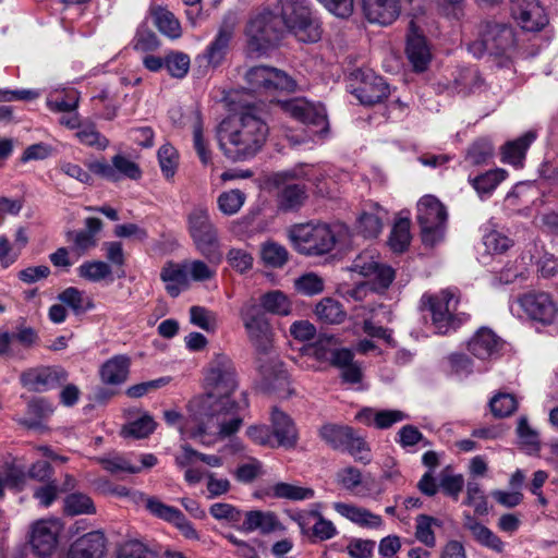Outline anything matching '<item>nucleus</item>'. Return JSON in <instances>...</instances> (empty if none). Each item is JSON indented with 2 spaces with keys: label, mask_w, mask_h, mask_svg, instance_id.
<instances>
[{
  "label": "nucleus",
  "mask_w": 558,
  "mask_h": 558,
  "mask_svg": "<svg viewBox=\"0 0 558 558\" xmlns=\"http://www.w3.org/2000/svg\"><path fill=\"white\" fill-rule=\"evenodd\" d=\"M238 387L235 368L229 356L216 354L209 362L205 375L206 393L202 400V414L206 417L194 429L186 425L185 429L193 437L217 435L226 438L239 430L242 418L238 411L240 405L230 400Z\"/></svg>",
  "instance_id": "obj_1"
},
{
  "label": "nucleus",
  "mask_w": 558,
  "mask_h": 558,
  "mask_svg": "<svg viewBox=\"0 0 558 558\" xmlns=\"http://www.w3.org/2000/svg\"><path fill=\"white\" fill-rule=\"evenodd\" d=\"M281 19L264 11L248 22L246 35L253 51H264L277 44L281 35V24L302 43H316L322 37L318 19L313 14L307 0H279Z\"/></svg>",
  "instance_id": "obj_2"
},
{
  "label": "nucleus",
  "mask_w": 558,
  "mask_h": 558,
  "mask_svg": "<svg viewBox=\"0 0 558 558\" xmlns=\"http://www.w3.org/2000/svg\"><path fill=\"white\" fill-rule=\"evenodd\" d=\"M268 112L260 105H247L218 126L219 148L233 162L255 157L266 144Z\"/></svg>",
  "instance_id": "obj_3"
},
{
  "label": "nucleus",
  "mask_w": 558,
  "mask_h": 558,
  "mask_svg": "<svg viewBox=\"0 0 558 558\" xmlns=\"http://www.w3.org/2000/svg\"><path fill=\"white\" fill-rule=\"evenodd\" d=\"M343 231L342 225L301 223L291 227L288 236L301 254L323 255L333 248L338 236Z\"/></svg>",
  "instance_id": "obj_4"
},
{
  "label": "nucleus",
  "mask_w": 558,
  "mask_h": 558,
  "mask_svg": "<svg viewBox=\"0 0 558 558\" xmlns=\"http://www.w3.org/2000/svg\"><path fill=\"white\" fill-rule=\"evenodd\" d=\"M515 47L513 29L504 23L483 22L478 28V38L469 45V51L476 58L485 53L495 57H508Z\"/></svg>",
  "instance_id": "obj_5"
},
{
  "label": "nucleus",
  "mask_w": 558,
  "mask_h": 558,
  "mask_svg": "<svg viewBox=\"0 0 558 558\" xmlns=\"http://www.w3.org/2000/svg\"><path fill=\"white\" fill-rule=\"evenodd\" d=\"M187 230L196 250L213 262L219 259L218 232L206 206H195L187 215Z\"/></svg>",
  "instance_id": "obj_6"
},
{
  "label": "nucleus",
  "mask_w": 558,
  "mask_h": 558,
  "mask_svg": "<svg viewBox=\"0 0 558 558\" xmlns=\"http://www.w3.org/2000/svg\"><path fill=\"white\" fill-rule=\"evenodd\" d=\"M416 219L425 245L434 246L444 239L447 211L438 198L433 195L423 196L417 203Z\"/></svg>",
  "instance_id": "obj_7"
},
{
  "label": "nucleus",
  "mask_w": 558,
  "mask_h": 558,
  "mask_svg": "<svg viewBox=\"0 0 558 558\" xmlns=\"http://www.w3.org/2000/svg\"><path fill=\"white\" fill-rule=\"evenodd\" d=\"M423 300H426L428 304L433 326L439 335H447L451 330H456L469 319V315L464 313L456 314L459 299L450 290H444L434 295H424Z\"/></svg>",
  "instance_id": "obj_8"
},
{
  "label": "nucleus",
  "mask_w": 558,
  "mask_h": 558,
  "mask_svg": "<svg viewBox=\"0 0 558 558\" xmlns=\"http://www.w3.org/2000/svg\"><path fill=\"white\" fill-rule=\"evenodd\" d=\"M246 88L251 93L268 95L277 90L293 92L294 80L286 72L267 65H257L245 73Z\"/></svg>",
  "instance_id": "obj_9"
},
{
  "label": "nucleus",
  "mask_w": 558,
  "mask_h": 558,
  "mask_svg": "<svg viewBox=\"0 0 558 558\" xmlns=\"http://www.w3.org/2000/svg\"><path fill=\"white\" fill-rule=\"evenodd\" d=\"M350 269L373 281L374 289L386 290L395 279V270L381 263L380 257L372 251H365L357 255Z\"/></svg>",
  "instance_id": "obj_10"
},
{
  "label": "nucleus",
  "mask_w": 558,
  "mask_h": 558,
  "mask_svg": "<svg viewBox=\"0 0 558 558\" xmlns=\"http://www.w3.org/2000/svg\"><path fill=\"white\" fill-rule=\"evenodd\" d=\"M352 80L357 84L352 93L362 105L372 106L388 97L390 90L386 81L372 70H356Z\"/></svg>",
  "instance_id": "obj_11"
},
{
  "label": "nucleus",
  "mask_w": 558,
  "mask_h": 558,
  "mask_svg": "<svg viewBox=\"0 0 558 558\" xmlns=\"http://www.w3.org/2000/svg\"><path fill=\"white\" fill-rule=\"evenodd\" d=\"M277 106L302 123L316 128V133L325 132L328 129L326 109L320 104L315 105L303 98H294L278 101Z\"/></svg>",
  "instance_id": "obj_12"
},
{
  "label": "nucleus",
  "mask_w": 558,
  "mask_h": 558,
  "mask_svg": "<svg viewBox=\"0 0 558 558\" xmlns=\"http://www.w3.org/2000/svg\"><path fill=\"white\" fill-rule=\"evenodd\" d=\"M240 315L250 340L258 351L267 352L270 347L269 325L259 305L247 302L242 306Z\"/></svg>",
  "instance_id": "obj_13"
},
{
  "label": "nucleus",
  "mask_w": 558,
  "mask_h": 558,
  "mask_svg": "<svg viewBox=\"0 0 558 558\" xmlns=\"http://www.w3.org/2000/svg\"><path fill=\"white\" fill-rule=\"evenodd\" d=\"M236 26L238 17L234 13H228L223 16L217 34L204 53L208 64L218 66L225 60L235 35Z\"/></svg>",
  "instance_id": "obj_14"
},
{
  "label": "nucleus",
  "mask_w": 558,
  "mask_h": 558,
  "mask_svg": "<svg viewBox=\"0 0 558 558\" xmlns=\"http://www.w3.org/2000/svg\"><path fill=\"white\" fill-rule=\"evenodd\" d=\"M20 380L28 390L44 392L64 384L68 380V373L59 366H41L23 372Z\"/></svg>",
  "instance_id": "obj_15"
},
{
  "label": "nucleus",
  "mask_w": 558,
  "mask_h": 558,
  "mask_svg": "<svg viewBox=\"0 0 558 558\" xmlns=\"http://www.w3.org/2000/svg\"><path fill=\"white\" fill-rule=\"evenodd\" d=\"M510 11L526 32H538L548 24V16L538 0H512Z\"/></svg>",
  "instance_id": "obj_16"
},
{
  "label": "nucleus",
  "mask_w": 558,
  "mask_h": 558,
  "mask_svg": "<svg viewBox=\"0 0 558 558\" xmlns=\"http://www.w3.org/2000/svg\"><path fill=\"white\" fill-rule=\"evenodd\" d=\"M522 311L533 320L544 325L554 323L558 307L545 292H530L519 299Z\"/></svg>",
  "instance_id": "obj_17"
},
{
  "label": "nucleus",
  "mask_w": 558,
  "mask_h": 558,
  "mask_svg": "<svg viewBox=\"0 0 558 558\" xmlns=\"http://www.w3.org/2000/svg\"><path fill=\"white\" fill-rule=\"evenodd\" d=\"M145 506L151 514L173 524L185 538H199V535L195 530L194 525L185 518V515L178 508L168 506L155 497H146Z\"/></svg>",
  "instance_id": "obj_18"
},
{
  "label": "nucleus",
  "mask_w": 558,
  "mask_h": 558,
  "mask_svg": "<svg viewBox=\"0 0 558 558\" xmlns=\"http://www.w3.org/2000/svg\"><path fill=\"white\" fill-rule=\"evenodd\" d=\"M60 532L61 524L57 520L37 521L31 533V545L34 551L40 557L51 555L57 547Z\"/></svg>",
  "instance_id": "obj_19"
},
{
  "label": "nucleus",
  "mask_w": 558,
  "mask_h": 558,
  "mask_svg": "<svg viewBox=\"0 0 558 558\" xmlns=\"http://www.w3.org/2000/svg\"><path fill=\"white\" fill-rule=\"evenodd\" d=\"M411 3L412 0H363V9L368 22L387 26L398 19L407 4Z\"/></svg>",
  "instance_id": "obj_20"
},
{
  "label": "nucleus",
  "mask_w": 558,
  "mask_h": 558,
  "mask_svg": "<svg viewBox=\"0 0 558 558\" xmlns=\"http://www.w3.org/2000/svg\"><path fill=\"white\" fill-rule=\"evenodd\" d=\"M504 340L487 327L480 328L468 342L469 352L481 361L497 359L504 349Z\"/></svg>",
  "instance_id": "obj_21"
},
{
  "label": "nucleus",
  "mask_w": 558,
  "mask_h": 558,
  "mask_svg": "<svg viewBox=\"0 0 558 558\" xmlns=\"http://www.w3.org/2000/svg\"><path fill=\"white\" fill-rule=\"evenodd\" d=\"M281 172L274 175V183L279 186L277 195L278 207L283 211H291L300 208L307 198L306 186L296 182L300 179L279 178Z\"/></svg>",
  "instance_id": "obj_22"
},
{
  "label": "nucleus",
  "mask_w": 558,
  "mask_h": 558,
  "mask_svg": "<svg viewBox=\"0 0 558 558\" xmlns=\"http://www.w3.org/2000/svg\"><path fill=\"white\" fill-rule=\"evenodd\" d=\"M294 521L304 534L314 536L320 541L329 539L337 533L333 523L325 519L318 511L311 510L298 513Z\"/></svg>",
  "instance_id": "obj_23"
},
{
  "label": "nucleus",
  "mask_w": 558,
  "mask_h": 558,
  "mask_svg": "<svg viewBox=\"0 0 558 558\" xmlns=\"http://www.w3.org/2000/svg\"><path fill=\"white\" fill-rule=\"evenodd\" d=\"M407 56L416 72L425 71L430 61V52L426 40L418 33V28L413 21L409 25Z\"/></svg>",
  "instance_id": "obj_24"
},
{
  "label": "nucleus",
  "mask_w": 558,
  "mask_h": 558,
  "mask_svg": "<svg viewBox=\"0 0 558 558\" xmlns=\"http://www.w3.org/2000/svg\"><path fill=\"white\" fill-rule=\"evenodd\" d=\"M106 539L101 532H89L77 538L69 548L68 558H101Z\"/></svg>",
  "instance_id": "obj_25"
},
{
  "label": "nucleus",
  "mask_w": 558,
  "mask_h": 558,
  "mask_svg": "<svg viewBox=\"0 0 558 558\" xmlns=\"http://www.w3.org/2000/svg\"><path fill=\"white\" fill-rule=\"evenodd\" d=\"M463 529L469 531L474 541L480 545L495 551L496 554H502L505 551V542H502L497 534L478 522L470 513L463 514Z\"/></svg>",
  "instance_id": "obj_26"
},
{
  "label": "nucleus",
  "mask_w": 558,
  "mask_h": 558,
  "mask_svg": "<svg viewBox=\"0 0 558 558\" xmlns=\"http://www.w3.org/2000/svg\"><path fill=\"white\" fill-rule=\"evenodd\" d=\"M160 278L168 294L177 298L190 287V277L185 263L168 262L161 269Z\"/></svg>",
  "instance_id": "obj_27"
},
{
  "label": "nucleus",
  "mask_w": 558,
  "mask_h": 558,
  "mask_svg": "<svg viewBox=\"0 0 558 558\" xmlns=\"http://www.w3.org/2000/svg\"><path fill=\"white\" fill-rule=\"evenodd\" d=\"M272 435L277 446L293 448L298 442V430L292 418L277 408L271 412Z\"/></svg>",
  "instance_id": "obj_28"
},
{
  "label": "nucleus",
  "mask_w": 558,
  "mask_h": 558,
  "mask_svg": "<svg viewBox=\"0 0 558 558\" xmlns=\"http://www.w3.org/2000/svg\"><path fill=\"white\" fill-rule=\"evenodd\" d=\"M333 509L343 518L362 527L377 529L383 524L380 515L356 505L335 502Z\"/></svg>",
  "instance_id": "obj_29"
},
{
  "label": "nucleus",
  "mask_w": 558,
  "mask_h": 558,
  "mask_svg": "<svg viewBox=\"0 0 558 558\" xmlns=\"http://www.w3.org/2000/svg\"><path fill=\"white\" fill-rule=\"evenodd\" d=\"M409 415L400 410L375 411L365 408L356 414V418L364 424L374 425L378 429H387L392 425L407 420Z\"/></svg>",
  "instance_id": "obj_30"
},
{
  "label": "nucleus",
  "mask_w": 558,
  "mask_h": 558,
  "mask_svg": "<svg viewBox=\"0 0 558 558\" xmlns=\"http://www.w3.org/2000/svg\"><path fill=\"white\" fill-rule=\"evenodd\" d=\"M130 359L125 355H116L106 361L99 371L100 379L106 385H120L129 375Z\"/></svg>",
  "instance_id": "obj_31"
},
{
  "label": "nucleus",
  "mask_w": 558,
  "mask_h": 558,
  "mask_svg": "<svg viewBox=\"0 0 558 558\" xmlns=\"http://www.w3.org/2000/svg\"><path fill=\"white\" fill-rule=\"evenodd\" d=\"M387 211L378 204H372L359 217L357 228L365 238H376L383 229V222L387 219Z\"/></svg>",
  "instance_id": "obj_32"
},
{
  "label": "nucleus",
  "mask_w": 558,
  "mask_h": 558,
  "mask_svg": "<svg viewBox=\"0 0 558 558\" xmlns=\"http://www.w3.org/2000/svg\"><path fill=\"white\" fill-rule=\"evenodd\" d=\"M264 384L269 390L277 391L280 396L286 397L291 393L289 388V375L282 367L281 363H272L260 367Z\"/></svg>",
  "instance_id": "obj_33"
},
{
  "label": "nucleus",
  "mask_w": 558,
  "mask_h": 558,
  "mask_svg": "<svg viewBox=\"0 0 558 558\" xmlns=\"http://www.w3.org/2000/svg\"><path fill=\"white\" fill-rule=\"evenodd\" d=\"M279 178L282 179H300L301 181L311 182L320 195H328L329 191L325 184V173L314 166H298L290 170L281 171Z\"/></svg>",
  "instance_id": "obj_34"
},
{
  "label": "nucleus",
  "mask_w": 558,
  "mask_h": 558,
  "mask_svg": "<svg viewBox=\"0 0 558 558\" xmlns=\"http://www.w3.org/2000/svg\"><path fill=\"white\" fill-rule=\"evenodd\" d=\"M278 526L279 522L272 512L252 510L245 513L241 529L245 532L258 530L263 534H268L276 531Z\"/></svg>",
  "instance_id": "obj_35"
},
{
  "label": "nucleus",
  "mask_w": 558,
  "mask_h": 558,
  "mask_svg": "<svg viewBox=\"0 0 558 558\" xmlns=\"http://www.w3.org/2000/svg\"><path fill=\"white\" fill-rule=\"evenodd\" d=\"M314 313L317 319L326 325H339L347 317V312L342 304L332 298L322 299L316 304Z\"/></svg>",
  "instance_id": "obj_36"
},
{
  "label": "nucleus",
  "mask_w": 558,
  "mask_h": 558,
  "mask_svg": "<svg viewBox=\"0 0 558 558\" xmlns=\"http://www.w3.org/2000/svg\"><path fill=\"white\" fill-rule=\"evenodd\" d=\"M444 521L427 514H420L415 520V537L425 546L433 548L436 545L435 532L441 529Z\"/></svg>",
  "instance_id": "obj_37"
},
{
  "label": "nucleus",
  "mask_w": 558,
  "mask_h": 558,
  "mask_svg": "<svg viewBox=\"0 0 558 558\" xmlns=\"http://www.w3.org/2000/svg\"><path fill=\"white\" fill-rule=\"evenodd\" d=\"M535 138V132L529 131L519 138L508 142L502 148V160L514 166L520 165Z\"/></svg>",
  "instance_id": "obj_38"
},
{
  "label": "nucleus",
  "mask_w": 558,
  "mask_h": 558,
  "mask_svg": "<svg viewBox=\"0 0 558 558\" xmlns=\"http://www.w3.org/2000/svg\"><path fill=\"white\" fill-rule=\"evenodd\" d=\"M204 257L206 258V262L201 259L184 260L190 280L204 282L211 280L216 276L217 266L222 260L221 251L219 250V259L217 262H213L208 256Z\"/></svg>",
  "instance_id": "obj_39"
},
{
  "label": "nucleus",
  "mask_w": 558,
  "mask_h": 558,
  "mask_svg": "<svg viewBox=\"0 0 558 558\" xmlns=\"http://www.w3.org/2000/svg\"><path fill=\"white\" fill-rule=\"evenodd\" d=\"M86 230L73 234V243L76 250L86 252L97 244L96 234L101 230L102 222L99 218L89 217L85 220Z\"/></svg>",
  "instance_id": "obj_40"
},
{
  "label": "nucleus",
  "mask_w": 558,
  "mask_h": 558,
  "mask_svg": "<svg viewBox=\"0 0 558 558\" xmlns=\"http://www.w3.org/2000/svg\"><path fill=\"white\" fill-rule=\"evenodd\" d=\"M57 299L78 315L95 307L92 299L75 287H69L58 294Z\"/></svg>",
  "instance_id": "obj_41"
},
{
  "label": "nucleus",
  "mask_w": 558,
  "mask_h": 558,
  "mask_svg": "<svg viewBox=\"0 0 558 558\" xmlns=\"http://www.w3.org/2000/svg\"><path fill=\"white\" fill-rule=\"evenodd\" d=\"M260 258L268 267L281 268L289 259V252L275 241H266L260 246Z\"/></svg>",
  "instance_id": "obj_42"
},
{
  "label": "nucleus",
  "mask_w": 558,
  "mask_h": 558,
  "mask_svg": "<svg viewBox=\"0 0 558 558\" xmlns=\"http://www.w3.org/2000/svg\"><path fill=\"white\" fill-rule=\"evenodd\" d=\"M353 432V428L349 426H338V425H324L319 435L324 441H326L330 447L336 450H342L345 448L348 439Z\"/></svg>",
  "instance_id": "obj_43"
},
{
  "label": "nucleus",
  "mask_w": 558,
  "mask_h": 558,
  "mask_svg": "<svg viewBox=\"0 0 558 558\" xmlns=\"http://www.w3.org/2000/svg\"><path fill=\"white\" fill-rule=\"evenodd\" d=\"M267 494L275 498L289 500H305L314 497V490L312 488L301 487L283 482L271 486Z\"/></svg>",
  "instance_id": "obj_44"
},
{
  "label": "nucleus",
  "mask_w": 558,
  "mask_h": 558,
  "mask_svg": "<svg viewBox=\"0 0 558 558\" xmlns=\"http://www.w3.org/2000/svg\"><path fill=\"white\" fill-rule=\"evenodd\" d=\"M410 220L401 218L396 221L390 232L388 244L393 252L401 253L410 244Z\"/></svg>",
  "instance_id": "obj_45"
},
{
  "label": "nucleus",
  "mask_w": 558,
  "mask_h": 558,
  "mask_svg": "<svg viewBox=\"0 0 558 558\" xmlns=\"http://www.w3.org/2000/svg\"><path fill=\"white\" fill-rule=\"evenodd\" d=\"M51 412L50 405L44 399H34L27 405L28 417L19 418L17 422L27 428H37L40 421Z\"/></svg>",
  "instance_id": "obj_46"
},
{
  "label": "nucleus",
  "mask_w": 558,
  "mask_h": 558,
  "mask_svg": "<svg viewBox=\"0 0 558 558\" xmlns=\"http://www.w3.org/2000/svg\"><path fill=\"white\" fill-rule=\"evenodd\" d=\"M494 156V146L488 138L476 140L468 149L466 160L474 166L487 163Z\"/></svg>",
  "instance_id": "obj_47"
},
{
  "label": "nucleus",
  "mask_w": 558,
  "mask_h": 558,
  "mask_svg": "<svg viewBox=\"0 0 558 558\" xmlns=\"http://www.w3.org/2000/svg\"><path fill=\"white\" fill-rule=\"evenodd\" d=\"M97 462L111 474L141 472V468L133 465L125 457L119 454H109L107 457L97 458Z\"/></svg>",
  "instance_id": "obj_48"
},
{
  "label": "nucleus",
  "mask_w": 558,
  "mask_h": 558,
  "mask_svg": "<svg viewBox=\"0 0 558 558\" xmlns=\"http://www.w3.org/2000/svg\"><path fill=\"white\" fill-rule=\"evenodd\" d=\"M75 136L83 145L105 150L109 146V140L97 131L94 124H85L80 128Z\"/></svg>",
  "instance_id": "obj_49"
},
{
  "label": "nucleus",
  "mask_w": 558,
  "mask_h": 558,
  "mask_svg": "<svg viewBox=\"0 0 558 558\" xmlns=\"http://www.w3.org/2000/svg\"><path fill=\"white\" fill-rule=\"evenodd\" d=\"M262 306L272 314L288 315L291 312V304L281 291H271L262 296Z\"/></svg>",
  "instance_id": "obj_50"
},
{
  "label": "nucleus",
  "mask_w": 558,
  "mask_h": 558,
  "mask_svg": "<svg viewBox=\"0 0 558 558\" xmlns=\"http://www.w3.org/2000/svg\"><path fill=\"white\" fill-rule=\"evenodd\" d=\"M78 276L93 281L98 282L106 279L111 275L110 266L100 260L85 262L77 268Z\"/></svg>",
  "instance_id": "obj_51"
},
{
  "label": "nucleus",
  "mask_w": 558,
  "mask_h": 558,
  "mask_svg": "<svg viewBox=\"0 0 558 558\" xmlns=\"http://www.w3.org/2000/svg\"><path fill=\"white\" fill-rule=\"evenodd\" d=\"M506 172L501 169L490 170L475 177L471 182L480 194H488L505 180Z\"/></svg>",
  "instance_id": "obj_52"
},
{
  "label": "nucleus",
  "mask_w": 558,
  "mask_h": 558,
  "mask_svg": "<svg viewBox=\"0 0 558 558\" xmlns=\"http://www.w3.org/2000/svg\"><path fill=\"white\" fill-rule=\"evenodd\" d=\"M64 511L70 515L94 513L95 507L87 495L77 493L71 494L64 499Z\"/></svg>",
  "instance_id": "obj_53"
},
{
  "label": "nucleus",
  "mask_w": 558,
  "mask_h": 558,
  "mask_svg": "<svg viewBox=\"0 0 558 558\" xmlns=\"http://www.w3.org/2000/svg\"><path fill=\"white\" fill-rule=\"evenodd\" d=\"M80 96L75 90H71L63 96H50L47 98V107L54 112H72L78 107Z\"/></svg>",
  "instance_id": "obj_54"
},
{
  "label": "nucleus",
  "mask_w": 558,
  "mask_h": 558,
  "mask_svg": "<svg viewBox=\"0 0 558 558\" xmlns=\"http://www.w3.org/2000/svg\"><path fill=\"white\" fill-rule=\"evenodd\" d=\"M245 196L239 190L223 192L218 197L219 210L228 216L236 214L244 204Z\"/></svg>",
  "instance_id": "obj_55"
},
{
  "label": "nucleus",
  "mask_w": 558,
  "mask_h": 558,
  "mask_svg": "<svg viewBox=\"0 0 558 558\" xmlns=\"http://www.w3.org/2000/svg\"><path fill=\"white\" fill-rule=\"evenodd\" d=\"M155 23L157 28L171 38H178L181 35V26L175 16L167 10H158L155 13Z\"/></svg>",
  "instance_id": "obj_56"
},
{
  "label": "nucleus",
  "mask_w": 558,
  "mask_h": 558,
  "mask_svg": "<svg viewBox=\"0 0 558 558\" xmlns=\"http://www.w3.org/2000/svg\"><path fill=\"white\" fill-rule=\"evenodd\" d=\"M489 407L494 416L506 417L517 410L518 402L510 393H498L492 398Z\"/></svg>",
  "instance_id": "obj_57"
},
{
  "label": "nucleus",
  "mask_w": 558,
  "mask_h": 558,
  "mask_svg": "<svg viewBox=\"0 0 558 558\" xmlns=\"http://www.w3.org/2000/svg\"><path fill=\"white\" fill-rule=\"evenodd\" d=\"M190 322L206 331H214L217 327L216 314L203 306L190 308Z\"/></svg>",
  "instance_id": "obj_58"
},
{
  "label": "nucleus",
  "mask_w": 558,
  "mask_h": 558,
  "mask_svg": "<svg viewBox=\"0 0 558 558\" xmlns=\"http://www.w3.org/2000/svg\"><path fill=\"white\" fill-rule=\"evenodd\" d=\"M156 428V422L153 416L145 414L142 417L131 422L123 428L125 436H132L135 438H145L149 436Z\"/></svg>",
  "instance_id": "obj_59"
},
{
  "label": "nucleus",
  "mask_w": 558,
  "mask_h": 558,
  "mask_svg": "<svg viewBox=\"0 0 558 558\" xmlns=\"http://www.w3.org/2000/svg\"><path fill=\"white\" fill-rule=\"evenodd\" d=\"M343 451H348L356 461L363 463H369L371 461V450L366 441L363 437L357 435L353 429L350 439L345 445Z\"/></svg>",
  "instance_id": "obj_60"
},
{
  "label": "nucleus",
  "mask_w": 558,
  "mask_h": 558,
  "mask_svg": "<svg viewBox=\"0 0 558 558\" xmlns=\"http://www.w3.org/2000/svg\"><path fill=\"white\" fill-rule=\"evenodd\" d=\"M178 151L170 144L162 145L158 150L160 169L167 179L174 175L178 167Z\"/></svg>",
  "instance_id": "obj_61"
},
{
  "label": "nucleus",
  "mask_w": 558,
  "mask_h": 558,
  "mask_svg": "<svg viewBox=\"0 0 558 558\" xmlns=\"http://www.w3.org/2000/svg\"><path fill=\"white\" fill-rule=\"evenodd\" d=\"M235 480L240 483L248 484L263 475V464L255 458H251L247 462L240 464L234 473Z\"/></svg>",
  "instance_id": "obj_62"
},
{
  "label": "nucleus",
  "mask_w": 558,
  "mask_h": 558,
  "mask_svg": "<svg viewBox=\"0 0 558 558\" xmlns=\"http://www.w3.org/2000/svg\"><path fill=\"white\" fill-rule=\"evenodd\" d=\"M118 558H156V554L142 542L132 539L119 547Z\"/></svg>",
  "instance_id": "obj_63"
},
{
  "label": "nucleus",
  "mask_w": 558,
  "mask_h": 558,
  "mask_svg": "<svg viewBox=\"0 0 558 558\" xmlns=\"http://www.w3.org/2000/svg\"><path fill=\"white\" fill-rule=\"evenodd\" d=\"M298 292L304 295H315L324 290V280L314 272L299 277L294 282Z\"/></svg>",
  "instance_id": "obj_64"
}]
</instances>
